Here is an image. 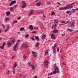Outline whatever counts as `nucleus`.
Instances as JSON below:
<instances>
[{"instance_id":"1","label":"nucleus","mask_w":78,"mask_h":78,"mask_svg":"<svg viewBox=\"0 0 78 78\" xmlns=\"http://www.w3.org/2000/svg\"><path fill=\"white\" fill-rule=\"evenodd\" d=\"M75 3L73 2L71 4H69L67 5L66 7V9H72V8H73V6H72V5L74 4Z\"/></svg>"},{"instance_id":"2","label":"nucleus","mask_w":78,"mask_h":78,"mask_svg":"<svg viewBox=\"0 0 78 78\" xmlns=\"http://www.w3.org/2000/svg\"><path fill=\"white\" fill-rule=\"evenodd\" d=\"M22 8H25L26 7V3L25 2L23 1L22 2Z\"/></svg>"},{"instance_id":"3","label":"nucleus","mask_w":78,"mask_h":78,"mask_svg":"<svg viewBox=\"0 0 78 78\" xmlns=\"http://www.w3.org/2000/svg\"><path fill=\"white\" fill-rule=\"evenodd\" d=\"M32 53L33 54V56H34L35 58H37V53L34 52V51H32Z\"/></svg>"},{"instance_id":"4","label":"nucleus","mask_w":78,"mask_h":78,"mask_svg":"<svg viewBox=\"0 0 78 78\" xmlns=\"http://www.w3.org/2000/svg\"><path fill=\"white\" fill-rule=\"evenodd\" d=\"M45 67L46 68H48V61L47 60H46L45 62Z\"/></svg>"},{"instance_id":"5","label":"nucleus","mask_w":78,"mask_h":78,"mask_svg":"<svg viewBox=\"0 0 78 78\" xmlns=\"http://www.w3.org/2000/svg\"><path fill=\"white\" fill-rule=\"evenodd\" d=\"M56 73H57V71H54L53 73H52L50 74H48V75H54V74H56Z\"/></svg>"},{"instance_id":"6","label":"nucleus","mask_w":78,"mask_h":78,"mask_svg":"<svg viewBox=\"0 0 78 78\" xmlns=\"http://www.w3.org/2000/svg\"><path fill=\"white\" fill-rule=\"evenodd\" d=\"M21 48H28V46L27 44H25L24 45H23L21 46Z\"/></svg>"},{"instance_id":"7","label":"nucleus","mask_w":78,"mask_h":78,"mask_svg":"<svg viewBox=\"0 0 78 78\" xmlns=\"http://www.w3.org/2000/svg\"><path fill=\"white\" fill-rule=\"evenodd\" d=\"M33 10H31L28 14L29 16H30L33 14Z\"/></svg>"},{"instance_id":"8","label":"nucleus","mask_w":78,"mask_h":78,"mask_svg":"<svg viewBox=\"0 0 78 78\" xmlns=\"http://www.w3.org/2000/svg\"><path fill=\"white\" fill-rule=\"evenodd\" d=\"M16 3V1H12L10 4H9L10 6H11V5H13V4H14Z\"/></svg>"},{"instance_id":"9","label":"nucleus","mask_w":78,"mask_h":78,"mask_svg":"<svg viewBox=\"0 0 78 78\" xmlns=\"http://www.w3.org/2000/svg\"><path fill=\"white\" fill-rule=\"evenodd\" d=\"M53 32L54 33H58V30L55 29L53 30Z\"/></svg>"},{"instance_id":"10","label":"nucleus","mask_w":78,"mask_h":78,"mask_svg":"<svg viewBox=\"0 0 78 78\" xmlns=\"http://www.w3.org/2000/svg\"><path fill=\"white\" fill-rule=\"evenodd\" d=\"M51 39H56V37L55 36L54 34H52L51 36Z\"/></svg>"},{"instance_id":"11","label":"nucleus","mask_w":78,"mask_h":78,"mask_svg":"<svg viewBox=\"0 0 78 78\" xmlns=\"http://www.w3.org/2000/svg\"><path fill=\"white\" fill-rule=\"evenodd\" d=\"M40 5H41V3L40 2H38L36 3V5L37 6H39Z\"/></svg>"},{"instance_id":"12","label":"nucleus","mask_w":78,"mask_h":78,"mask_svg":"<svg viewBox=\"0 0 78 78\" xmlns=\"http://www.w3.org/2000/svg\"><path fill=\"white\" fill-rule=\"evenodd\" d=\"M30 66L32 70H34V69H35V66H34L33 65H31Z\"/></svg>"},{"instance_id":"13","label":"nucleus","mask_w":78,"mask_h":78,"mask_svg":"<svg viewBox=\"0 0 78 78\" xmlns=\"http://www.w3.org/2000/svg\"><path fill=\"white\" fill-rule=\"evenodd\" d=\"M66 7L65 8H62V7H60L59 8V9L60 10H64V9H66Z\"/></svg>"},{"instance_id":"14","label":"nucleus","mask_w":78,"mask_h":78,"mask_svg":"<svg viewBox=\"0 0 78 78\" xmlns=\"http://www.w3.org/2000/svg\"><path fill=\"white\" fill-rule=\"evenodd\" d=\"M11 45H12V43H9L7 44V47H9L10 46H11Z\"/></svg>"},{"instance_id":"15","label":"nucleus","mask_w":78,"mask_h":78,"mask_svg":"<svg viewBox=\"0 0 78 78\" xmlns=\"http://www.w3.org/2000/svg\"><path fill=\"white\" fill-rule=\"evenodd\" d=\"M54 69L57 71V73H59V68L58 67H57L56 68H55Z\"/></svg>"},{"instance_id":"16","label":"nucleus","mask_w":78,"mask_h":78,"mask_svg":"<svg viewBox=\"0 0 78 78\" xmlns=\"http://www.w3.org/2000/svg\"><path fill=\"white\" fill-rule=\"evenodd\" d=\"M46 37V36H45V34H44L42 36V39H45Z\"/></svg>"},{"instance_id":"17","label":"nucleus","mask_w":78,"mask_h":78,"mask_svg":"<svg viewBox=\"0 0 78 78\" xmlns=\"http://www.w3.org/2000/svg\"><path fill=\"white\" fill-rule=\"evenodd\" d=\"M5 43H3V44L2 46L0 47L1 48V49H3V48L4 46H5Z\"/></svg>"},{"instance_id":"18","label":"nucleus","mask_w":78,"mask_h":78,"mask_svg":"<svg viewBox=\"0 0 78 78\" xmlns=\"http://www.w3.org/2000/svg\"><path fill=\"white\" fill-rule=\"evenodd\" d=\"M74 25H75V22H73L71 25V27H74Z\"/></svg>"},{"instance_id":"19","label":"nucleus","mask_w":78,"mask_h":78,"mask_svg":"<svg viewBox=\"0 0 78 78\" xmlns=\"http://www.w3.org/2000/svg\"><path fill=\"white\" fill-rule=\"evenodd\" d=\"M48 53V50H46L45 52V55H47Z\"/></svg>"},{"instance_id":"20","label":"nucleus","mask_w":78,"mask_h":78,"mask_svg":"<svg viewBox=\"0 0 78 78\" xmlns=\"http://www.w3.org/2000/svg\"><path fill=\"white\" fill-rule=\"evenodd\" d=\"M76 11V10L75 9H73L72 10L71 12L72 13H73V12H75V11Z\"/></svg>"},{"instance_id":"21","label":"nucleus","mask_w":78,"mask_h":78,"mask_svg":"<svg viewBox=\"0 0 78 78\" xmlns=\"http://www.w3.org/2000/svg\"><path fill=\"white\" fill-rule=\"evenodd\" d=\"M68 31H70L71 32H72V31H73V30L70 29H68Z\"/></svg>"},{"instance_id":"22","label":"nucleus","mask_w":78,"mask_h":78,"mask_svg":"<svg viewBox=\"0 0 78 78\" xmlns=\"http://www.w3.org/2000/svg\"><path fill=\"white\" fill-rule=\"evenodd\" d=\"M9 12H10V11H9V12H6V14L7 16H8L9 15Z\"/></svg>"},{"instance_id":"23","label":"nucleus","mask_w":78,"mask_h":78,"mask_svg":"<svg viewBox=\"0 0 78 78\" xmlns=\"http://www.w3.org/2000/svg\"><path fill=\"white\" fill-rule=\"evenodd\" d=\"M12 22L13 23H17V20H14L12 21Z\"/></svg>"},{"instance_id":"24","label":"nucleus","mask_w":78,"mask_h":78,"mask_svg":"<svg viewBox=\"0 0 78 78\" xmlns=\"http://www.w3.org/2000/svg\"><path fill=\"white\" fill-rule=\"evenodd\" d=\"M29 28L31 30H33V27L32 25L30 26Z\"/></svg>"},{"instance_id":"25","label":"nucleus","mask_w":78,"mask_h":78,"mask_svg":"<svg viewBox=\"0 0 78 78\" xmlns=\"http://www.w3.org/2000/svg\"><path fill=\"white\" fill-rule=\"evenodd\" d=\"M35 39H36V40H37V41H38L39 40V37L37 36H36L35 37Z\"/></svg>"},{"instance_id":"26","label":"nucleus","mask_w":78,"mask_h":78,"mask_svg":"<svg viewBox=\"0 0 78 78\" xmlns=\"http://www.w3.org/2000/svg\"><path fill=\"white\" fill-rule=\"evenodd\" d=\"M20 41H19V40H18L16 43V44L17 45H18V44H19V42H20Z\"/></svg>"},{"instance_id":"27","label":"nucleus","mask_w":78,"mask_h":78,"mask_svg":"<svg viewBox=\"0 0 78 78\" xmlns=\"http://www.w3.org/2000/svg\"><path fill=\"white\" fill-rule=\"evenodd\" d=\"M14 42H15V40L13 39L11 43H12H12H13V44H14V43H15Z\"/></svg>"},{"instance_id":"28","label":"nucleus","mask_w":78,"mask_h":78,"mask_svg":"<svg viewBox=\"0 0 78 78\" xmlns=\"http://www.w3.org/2000/svg\"><path fill=\"white\" fill-rule=\"evenodd\" d=\"M18 45H16H16L14 46V49H15V48H16V47H17V46Z\"/></svg>"},{"instance_id":"29","label":"nucleus","mask_w":78,"mask_h":78,"mask_svg":"<svg viewBox=\"0 0 78 78\" xmlns=\"http://www.w3.org/2000/svg\"><path fill=\"white\" fill-rule=\"evenodd\" d=\"M55 47H56V44H55L54 46L52 48V49H55Z\"/></svg>"},{"instance_id":"30","label":"nucleus","mask_w":78,"mask_h":78,"mask_svg":"<svg viewBox=\"0 0 78 78\" xmlns=\"http://www.w3.org/2000/svg\"><path fill=\"white\" fill-rule=\"evenodd\" d=\"M53 53H55L56 52V49H53Z\"/></svg>"},{"instance_id":"31","label":"nucleus","mask_w":78,"mask_h":78,"mask_svg":"<svg viewBox=\"0 0 78 78\" xmlns=\"http://www.w3.org/2000/svg\"><path fill=\"white\" fill-rule=\"evenodd\" d=\"M28 36H29V34H27L26 35H25L24 37L26 38H27L28 37Z\"/></svg>"},{"instance_id":"32","label":"nucleus","mask_w":78,"mask_h":78,"mask_svg":"<svg viewBox=\"0 0 78 78\" xmlns=\"http://www.w3.org/2000/svg\"><path fill=\"white\" fill-rule=\"evenodd\" d=\"M43 16L44 17V18H46V14H43Z\"/></svg>"},{"instance_id":"33","label":"nucleus","mask_w":78,"mask_h":78,"mask_svg":"<svg viewBox=\"0 0 78 78\" xmlns=\"http://www.w3.org/2000/svg\"><path fill=\"white\" fill-rule=\"evenodd\" d=\"M7 75H11V74H10V72L9 71H8L7 72Z\"/></svg>"},{"instance_id":"34","label":"nucleus","mask_w":78,"mask_h":78,"mask_svg":"<svg viewBox=\"0 0 78 78\" xmlns=\"http://www.w3.org/2000/svg\"><path fill=\"white\" fill-rule=\"evenodd\" d=\"M17 67V63H16V62H15L14 67Z\"/></svg>"},{"instance_id":"35","label":"nucleus","mask_w":78,"mask_h":78,"mask_svg":"<svg viewBox=\"0 0 78 78\" xmlns=\"http://www.w3.org/2000/svg\"><path fill=\"white\" fill-rule=\"evenodd\" d=\"M12 70L13 73V74H15V73L14 72V68L12 69Z\"/></svg>"},{"instance_id":"36","label":"nucleus","mask_w":78,"mask_h":78,"mask_svg":"<svg viewBox=\"0 0 78 78\" xmlns=\"http://www.w3.org/2000/svg\"><path fill=\"white\" fill-rule=\"evenodd\" d=\"M5 20H6V21H8V20H9V19L8 18H5Z\"/></svg>"},{"instance_id":"37","label":"nucleus","mask_w":78,"mask_h":78,"mask_svg":"<svg viewBox=\"0 0 78 78\" xmlns=\"http://www.w3.org/2000/svg\"><path fill=\"white\" fill-rule=\"evenodd\" d=\"M68 23H70V22H69V21H68L67 23H65V24H67Z\"/></svg>"},{"instance_id":"38","label":"nucleus","mask_w":78,"mask_h":78,"mask_svg":"<svg viewBox=\"0 0 78 78\" xmlns=\"http://www.w3.org/2000/svg\"><path fill=\"white\" fill-rule=\"evenodd\" d=\"M9 28H10L9 26H8L7 27V29L8 30H9Z\"/></svg>"},{"instance_id":"39","label":"nucleus","mask_w":78,"mask_h":78,"mask_svg":"<svg viewBox=\"0 0 78 78\" xmlns=\"http://www.w3.org/2000/svg\"><path fill=\"white\" fill-rule=\"evenodd\" d=\"M24 28H22L21 27L20 28V31H22V30H23Z\"/></svg>"},{"instance_id":"40","label":"nucleus","mask_w":78,"mask_h":78,"mask_svg":"<svg viewBox=\"0 0 78 78\" xmlns=\"http://www.w3.org/2000/svg\"><path fill=\"white\" fill-rule=\"evenodd\" d=\"M35 46L36 47H38V46H39V43H36Z\"/></svg>"},{"instance_id":"41","label":"nucleus","mask_w":78,"mask_h":78,"mask_svg":"<svg viewBox=\"0 0 78 78\" xmlns=\"http://www.w3.org/2000/svg\"><path fill=\"white\" fill-rule=\"evenodd\" d=\"M70 11H68L66 12V14H69V13H70Z\"/></svg>"},{"instance_id":"42","label":"nucleus","mask_w":78,"mask_h":78,"mask_svg":"<svg viewBox=\"0 0 78 78\" xmlns=\"http://www.w3.org/2000/svg\"><path fill=\"white\" fill-rule=\"evenodd\" d=\"M55 14V13L54 12H52V16H54Z\"/></svg>"},{"instance_id":"43","label":"nucleus","mask_w":78,"mask_h":78,"mask_svg":"<svg viewBox=\"0 0 78 78\" xmlns=\"http://www.w3.org/2000/svg\"><path fill=\"white\" fill-rule=\"evenodd\" d=\"M64 25H66V24H65V23L64 24H59V25H60V26H61Z\"/></svg>"},{"instance_id":"44","label":"nucleus","mask_w":78,"mask_h":78,"mask_svg":"<svg viewBox=\"0 0 78 78\" xmlns=\"http://www.w3.org/2000/svg\"><path fill=\"white\" fill-rule=\"evenodd\" d=\"M8 30H9L8 29H7L6 28V29H5L4 31H5V32H6L8 31Z\"/></svg>"},{"instance_id":"45","label":"nucleus","mask_w":78,"mask_h":78,"mask_svg":"<svg viewBox=\"0 0 78 78\" xmlns=\"http://www.w3.org/2000/svg\"><path fill=\"white\" fill-rule=\"evenodd\" d=\"M61 23H66L65 21H61L60 22Z\"/></svg>"},{"instance_id":"46","label":"nucleus","mask_w":78,"mask_h":78,"mask_svg":"<svg viewBox=\"0 0 78 78\" xmlns=\"http://www.w3.org/2000/svg\"><path fill=\"white\" fill-rule=\"evenodd\" d=\"M13 8H11L10 9V11H12V9H13Z\"/></svg>"},{"instance_id":"47","label":"nucleus","mask_w":78,"mask_h":78,"mask_svg":"<svg viewBox=\"0 0 78 78\" xmlns=\"http://www.w3.org/2000/svg\"><path fill=\"white\" fill-rule=\"evenodd\" d=\"M66 35V34H62V36H64Z\"/></svg>"},{"instance_id":"48","label":"nucleus","mask_w":78,"mask_h":78,"mask_svg":"<svg viewBox=\"0 0 78 78\" xmlns=\"http://www.w3.org/2000/svg\"><path fill=\"white\" fill-rule=\"evenodd\" d=\"M26 58V56L25 55H24L23 56V58Z\"/></svg>"},{"instance_id":"49","label":"nucleus","mask_w":78,"mask_h":78,"mask_svg":"<svg viewBox=\"0 0 78 78\" xmlns=\"http://www.w3.org/2000/svg\"><path fill=\"white\" fill-rule=\"evenodd\" d=\"M34 78H37V77L36 76H34Z\"/></svg>"},{"instance_id":"50","label":"nucleus","mask_w":78,"mask_h":78,"mask_svg":"<svg viewBox=\"0 0 78 78\" xmlns=\"http://www.w3.org/2000/svg\"><path fill=\"white\" fill-rule=\"evenodd\" d=\"M54 67H56V64L55 63L54 65Z\"/></svg>"},{"instance_id":"51","label":"nucleus","mask_w":78,"mask_h":78,"mask_svg":"<svg viewBox=\"0 0 78 78\" xmlns=\"http://www.w3.org/2000/svg\"><path fill=\"white\" fill-rule=\"evenodd\" d=\"M63 65H64V66H66V64H65V63H64V62H63L62 63Z\"/></svg>"},{"instance_id":"52","label":"nucleus","mask_w":78,"mask_h":78,"mask_svg":"<svg viewBox=\"0 0 78 78\" xmlns=\"http://www.w3.org/2000/svg\"><path fill=\"white\" fill-rule=\"evenodd\" d=\"M32 41H34V38H32L31 39Z\"/></svg>"},{"instance_id":"53","label":"nucleus","mask_w":78,"mask_h":78,"mask_svg":"<svg viewBox=\"0 0 78 78\" xmlns=\"http://www.w3.org/2000/svg\"><path fill=\"white\" fill-rule=\"evenodd\" d=\"M30 64H31V63H30V62L28 63V66H30Z\"/></svg>"},{"instance_id":"54","label":"nucleus","mask_w":78,"mask_h":78,"mask_svg":"<svg viewBox=\"0 0 78 78\" xmlns=\"http://www.w3.org/2000/svg\"><path fill=\"white\" fill-rule=\"evenodd\" d=\"M76 11H78V8L75 9Z\"/></svg>"},{"instance_id":"55","label":"nucleus","mask_w":78,"mask_h":78,"mask_svg":"<svg viewBox=\"0 0 78 78\" xmlns=\"http://www.w3.org/2000/svg\"><path fill=\"white\" fill-rule=\"evenodd\" d=\"M53 28H54V26L52 25V28L53 29Z\"/></svg>"},{"instance_id":"56","label":"nucleus","mask_w":78,"mask_h":78,"mask_svg":"<svg viewBox=\"0 0 78 78\" xmlns=\"http://www.w3.org/2000/svg\"><path fill=\"white\" fill-rule=\"evenodd\" d=\"M39 0H36L35 1V2H37L39 1Z\"/></svg>"},{"instance_id":"57","label":"nucleus","mask_w":78,"mask_h":78,"mask_svg":"<svg viewBox=\"0 0 78 78\" xmlns=\"http://www.w3.org/2000/svg\"><path fill=\"white\" fill-rule=\"evenodd\" d=\"M57 51L58 52L59 51V49H57Z\"/></svg>"},{"instance_id":"58","label":"nucleus","mask_w":78,"mask_h":78,"mask_svg":"<svg viewBox=\"0 0 78 78\" xmlns=\"http://www.w3.org/2000/svg\"><path fill=\"white\" fill-rule=\"evenodd\" d=\"M56 21H58V20H54V22H56Z\"/></svg>"},{"instance_id":"59","label":"nucleus","mask_w":78,"mask_h":78,"mask_svg":"<svg viewBox=\"0 0 78 78\" xmlns=\"http://www.w3.org/2000/svg\"><path fill=\"white\" fill-rule=\"evenodd\" d=\"M5 64H3V65H2V66H3V67H5Z\"/></svg>"},{"instance_id":"60","label":"nucleus","mask_w":78,"mask_h":78,"mask_svg":"<svg viewBox=\"0 0 78 78\" xmlns=\"http://www.w3.org/2000/svg\"><path fill=\"white\" fill-rule=\"evenodd\" d=\"M71 15H72V13H70V14H69V16H71Z\"/></svg>"},{"instance_id":"61","label":"nucleus","mask_w":78,"mask_h":78,"mask_svg":"<svg viewBox=\"0 0 78 78\" xmlns=\"http://www.w3.org/2000/svg\"><path fill=\"white\" fill-rule=\"evenodd\" d=\"M14 56H13L12 58V59H13V58H14Z\"/></svg>"},{"instance_id":"62","label":"nucleus","mask_w":78,"mask_h":78,"mask_svg":"<svg viewBox=\"0 0 78 78\" xmlns=\"http://www.w3.org/2000/svg\"><path fill=\"white\" fill-rule=\"evenodd\" d=\"M54 27H56V25H55V26H54Z\"/></svg>"},{"instance_id":"63","label":"nucleus","mask_w":78,"mask_h":78,"mask_svg":"<svg viewBox=\"0 0 78 78\" xmlns=\"http://www.w3.org/2000/svg\"><path fill=\"white\" fill-rule=\"evenodd\" d=\"M18 19H19H19H20V17L18 18Z\"/></svg>"},{"instance_id":"64","label":"nucleus","mask_w":78,"mask_h":78,"mask_svg":"<svg viewBox=\"0 0 78 78\" xmlns=\"http://www.w3.org/2000/svg\"><path fill=\"white\" fill-rule=\"evenodd\" d=\"M14 51H16V49H14Z\"/></svg>"}]
</instances>
